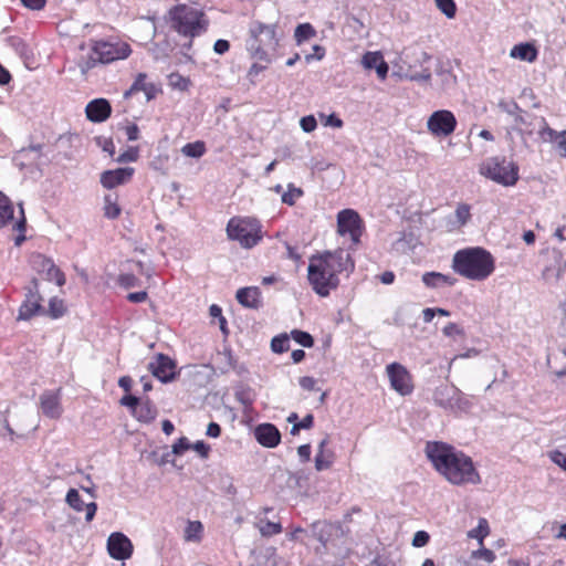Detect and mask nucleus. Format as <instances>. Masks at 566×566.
Here are the masks:
<instances>
[{"label":"nucleus","instance_id":"f257e3e1","mask_svg":"<svg viewBox=\"0 0 566 566\" xmlns=\"http://www.w3.org/2000/svg\"><path fill=\"white\" fill-rule=\"evenodd\" d=\"M424 453L433 469L451 484L481 482L472 459L452 444L443 441H428Z\"/></svg>","mask_w":566,"mask_h":566},{"label":"nucleus","instance_id":"f03ea898","mask_svg":"<svg viewBox=\"0 0 566 566\" xmlns=\"http://www.w3.org/2000/svg\"><path fill=\"white\" fill-rule=\"evenodd\" d=\"M452 269L465 279L483 281L493 273L495 261L493 255L484 248H465L454 253Z\"/></svg>","mask_w":566,"mask_h":566},{"label":"nucleus","instance_id":"7ed1b4c3","mask_svg":"<svg viewBox=\"0 0 566 566\" xmlns=\"http://www.w3.org/2000/svg\"><path fill=\"white\" fill-rule=\"evenodd\" d=\"M276 28V24H266L260 21L250 23L245 49L253 59L270 62L269 52H275L279 46Z\"/></svg>","mask_w":566,"mask_h":566},{"label":"nucleus","instance_id":"20e7f679","mask_svg":"<svg viewBox=\"0 0 566 566\" xmlns=\"http://www.w3.org/2000/svg\"><path fill=\"white\" fill-rule=\"evenodd\" d=\"M169 17L171 29L180 35L190 39L206 32L209 23L203 12L186 4H178L171 8L169 10Z\"/></svg>","mask_w":566,"mask_h":566},{"label":"nucleus","instance_id":"39448f33","mask_svg":"<svg viewBox=\"0 0 566 566\" xmlns=\"http://www.w3.org/2000/svg\"><path fill=\"white\" fill-rule=\"evenodd\" d=\"M307 279L313 291L321 297L329 295L331 291L339 285V279L331 270L327 261L318 254L312 255L307 268Z\"/></svg>","mask_w":566,"mask_h":566},{"label":"nucleus","instance_id":"423d86ee","mask_svg":"<svg viewBox=\"0 0 566 566\" xmlns=\"http://www.w3.org/2000/svg\"><path fill=\"white\" fill-rule=\"evenodd\" d=\"M262 226L253 217H234L228 221L227 235L232 241H238L244 249L254 248L263 238Z\"/></svg>","mask_w":566,"mask_h":566},{"label":"nucleus","instance_id":"0eeeda50","mask_svg":"<svg viewBox=\"0 0 566 566\" xmlns=\"http://www.w3.org/2000/svg\"><path fill=\"white\" fill-rule=\"evenodd\" d=\"M518 166L504 156H494L488 158L480 167V174L492 181L511 187L518 181Z\"/></svg>","mask_w":566,"mask_h":566},{"label":"nucleus","instance_id":"6e6552de","mask_svg":"<svg viewBox=\"0 0 566 566\" xmlns=\"http://www.w3.org/2000/svg\"><path fill=\"white\" fill-rule=\"evenodd\" d=\"M337 231L340 235L348 234L353 244H358L364 231V221L354 209H343L337 213Z\"/></svg>","mask_w":566,"mask_h":566},{"label":"nucleus","instance_id":"1a4fd4ad","mask_svg":"<svg viewBox=\"0 0 566 566\" xmlns=\"http://www.w3.org/2000/svg\"><path fill=\"white\" fill-rule=\"evenodd\" d=\"M457 118L451 111H434L427 120L428 130L436 137H447L457 128Z\"/></svg>","mask_w":566,"mask_h":566},{"label":"nucleus","instance_id":"9d476101","mask_svg":"<svg viewBox=\"0 0 566 566\" xmlns=\"http://www.w3.org/2000/svg\"><path fill=\"white\" fill-rule=\"evenodd\" d=\"M30 264L38 274L43 275L44 280L55 282L57 286L65 284L64 273L55 265L51 258L42 253H33L30 258Z\"/></svg>","mask_w":566,"mask_h":566},{"label":"nucleus","instance_id":"9b49d317","mask_svg":"<svg viewBox=\"0 0 566 566\" xmlns=\"http://www.w3.org/2000/svg\"><path fill=\"white\" fill-rule=\"evenodd\" d=\"M93 51L96 53V60H99L101 64H109L117 60L127 59L132 49L127 43H109L105 41L96 42L93 45Z\"/></svg>","mask_w":566,"mask_h":566},{"label":"nucleus","instance_id":"f8f14e48","mask_svg":"<svg viewBox=\"0 0 566 566\" xmlns=\"http://www.w3.org/2000/svg\"><path fill=\"white\" fill-rule=\"evenodd\" d=\"M177 364L168 355L158 353L148 364V370L163 384H169L178 377Z\"/></svg>","mask_w":566,"mask_h":566},{"label":"nucleus","instance_id":"ddd939ff","mask_svg":"<svg viewBox=\"0 0 566 566\" xmlns=\"http://www.w3.org/2000/svg\"><path fill=\"white\" fill-rule=\"evenodd\" d=\"M387 374L391 387L401 396H407L412 392L411 375L405 366L396 361L391 363L387 366Z\"/></svg>","mask_w":566,"mask_h":566},{"label":"nucleus","instance_id":"4468645a","mask_svg":"<svg viewBox=\"0 0 566 566\" xmlns=\"http://www.w3.org/2000/svg\"><path fill=\"white\" fill-rule=\"evenodd\" d=\"M107 552L116 560L128 559L133 554L130 539L120 532H114L107 539Z\"/></svg>","mask_w":566,"mask_h":566},{"label":"nucleus","instance_id":"2eb2a0df","mask_svg":"<svg viewBox=\"0 0 566 566\" xmlns=\"http://www.w3.org/2000/svg\"><path fill=\"white\" fill-rule=\"evenodd\" d=\"M318 255L327 261L328 266L331 270H334L336 276L342 272H353L355 269V263L350 254L343 249H338L334 252L324 251Z\"/></svg>","mask_w":566,"mask_h":566},{"label":"nucleus","instance_id":"dca6fc26","mask_svg":"<svg viewBox=\"0 0 566 566\" xmlns=\"http://www.w3.org/2000/svg\"><path fill=\"white\" fill-rule=\"evenodd\" d=\"M253 433L258 443L269 449L277 447L282 438L277 427L271 422L258 424Z\"/></svg>","mask_w":566,"mask_h":566},{"label":"nucleus","instance_id":"f3484780","mask_svg":"<svg viewBox=\"0 0 566 566\" xmlns=\"http://www.w3.org/2000/svg\"><path fill=\"white\" fill-rule=\"evenodd\" d=\"M86 118L92 123H103L112 115V105L108 99L98 97L90 101L85 107Z\"/></svg>","mask_w":566,"mask_h":566},{"label":"nucleus","instance_id":"a211bd4d","mask_svg":"<svg viewBox=\"0 0 566 566\" xmlns=\"http://www.w3.org/2000/svg\"><path fill=\"white\" fill-rule=\"evenodd\" d=\"M133 167H119L116 169L105 170L101 174V185L106 189H113L117 186L126 184L134 175Z\"/></svg>","mask_w":566,"mask_h":566},{"label":"nucleus","instance_id":"6ab92c4d","mask_svg":"<svg viewBox=\"0 0 566 566\" xmlns=\"http://www.w3.org/2000/svg\"><path fill=\"white\" fill-rule=\"evenodd\" d=\"M61 389L56 391L45 390L40 396V407L42 413L50 419H57L61 417L63 412V408L61 406Z\"/></svg>","mask_w":566,"mask_h":566},{"label":"nucleus","instance_id":"aec40b11","mask_svg":"<svg viewBox=\"0 0 566 566\" xmlns=\"http://www.w3.org/2000/svg\"><path fill=\"white\" fill-rule=\"evenodd\" d=\"M361 65L366 70H375L379 80L387 78L389 65L380 51H368L361 57Z\"/></svg>","mask_w":566,"mask_h":566},{"label":"nucleus","instance_id":"412c9836","mask_svg":"<svg viewBox=\"0 0 566 566\" xmlns=\"http://www.w3.org/2000/svg\"><path fill=\"white\" fill-rule=\"evenodd\" d=\"M67 505L76 512L85 510V521L92 522L97 511V504L95 502L84 503L78 491L76 489H70L65 496Z\"/></svg>","mask_w":566,"mask_h":566},{"label":"nucleus","instance_id":"4be33fe9","mask_svg":"<svg viewBox=\"0 0 566 566\" xmlns=\"http://www.w3.org/2000/svg\"><path fill=\"white\" fill-rule=\"evenodd\" d=\"M235 298L245 308L259 310L263 306L262 293L258 286H245L237 291Z\"/></svg>","mask_w":566,"mask_h":566},{"label":"nucleus","instance_id":"5701e85b","mask_svg":"<svg viewBox=\"0 0 566 566\" xmlns=\"http://www.w3.org/2000/svg\"><path fill=\"white\" fill-rule=\"evenodd\" d=\"M42 301L39 298L24 297V301L19 307L18 321H30L36 315L45 314V308L42 306Z\"/></svg>","mask_w":566,"mask_h":566},{"label":"nucleus","instance_id":"b1692460","mask_svg":"<svg viewBox=\"0 0 566 566\" xmlns=\"http://www.w3.org/2000/svg\"><path fill=\"white\" fill-rule=\"evenodd\" d=\"M329 442V437L326 436L321 440L317 447V452L315 455V469L321 472L327 470L332 467L334 460V452L329 449H326V446Z\"/></svg>","mask_w":566,"mask_h":566},{"label":"nucleus","instance_id":"393cba45","mask_svg":"<svg viewBox=\"0 0 566 566\" xmlns=\"http://www.w3.org/2000/svg\"><path fill=\"white\" fill-rule=\"evenodd\" d=\"M454 395H458V388L454 385H441L436 388L433 400L439 407L449 410L452 409Z\"/></svg>","mask_w":566,"mask_h":566},{"label":"nucleus","instance_id":"a878e982","mask_svg":"<svg viewBox=\"0 0 566 566\" xmlns=\"http://www.w3.org/2000/svg\"><path fill=\"white\" fill-rule=\"evenodd\" d=\"M510 56L525 62H534L538 56L536 46L531 42L515 44L510 52Z\"/></svg>","mask_w":566,"mask_h":566},{"label":"nucleus","instance_id":"bb28decb","mask_svg":"<svg viewBox=\"0 0 566 566\" xmlns=\"http://www.w3.org/2000/svg\"><path fill=\"white\" fill-rule=\"evenodd\" d=\"M157 408L154 402L147 397L139 400L138 407L133 415L138 421L144 423H150L157 417Z\"/></svg>","mask_w":566,"mask_h":566},{"label":"nucleus","instance_id":"cd10ccee","mask_svg":"<svg viewBox=\"0 0 566 566\" xmlns=\"http://www.w3.org/2000/svg\"><path fill=\"white\" fill-rule=\"evenodd\" d=\"M547 365L556 377H566V348L547 354Z\"/></svg>","mask_w":566,"mask_h":566},{"label":"nucleus","instance_id":"c85d7f7f","mask_svg":"<svg viewBox=\"0 0 566 566\" xmlns=\"http://www.w3.org/2000/svg\"><path fill=\"white\" fill-rule=\"evenodd\" d=\"M234 397L244 408H251L256 399L255 390L243 382H239L234 386Z\"/></svg>","mask_w":566,"mask_h":566},{"label":"nucleus","instance_id":"c756f323","mask_svg":"<svg viewBox=\"0 0 566 566\" xmlns=\"http://www.w3.org/2000/svg\"><path fill=\"white\" fill-rule=\"evenodd\" d=\"M332 525L325 521H317L311 525V535L323 546H326L332 536Z\"/></svg>","mask_w":566,"mask_h":566},{"label":"nucleus","instance_id":"7c9ffc66","mask_svg":"<svg viewBox=\"0 0 566 566\" xmlns=\"http://www.w3.org/2000/svg\"><path fill=\"white\" fill-rule=\"evenodd\" d=\"M14 218V209L11 199L0 191V228L8 226Z\"/></svg>","mask_w":566,"mask_h":566},{"label":"nucleus","instance_id":"2f4dec72","mask_svg":"<svg viewBox=\"0 0 566 566\" xmlns=\"http://www.w3.org/2000/svg\"><path fill=\"white\" fill-rule=\"evenodd\" d=\"M19 209H20V216L13 224V230L19 232L18 235L14 238L15 247H20L27 240V237H25L27 218L24 214L23 205L21 202L19 203Z\"/></svg>","mask_w":566,"mask_h":566},{"label":"nucleus","instance_id":"473e14b6","mask_svg":"<svg viewBox=\"0 0 566 566\" xmlns=\"http://www.w3.org/2000/svg\"><path fill=\"white\" fill-rule=\"evenodd\" d=\"M538 134L539 136L542 137V139L544 142H548V143H557L558 139L562 137V136H565L566 134V130L562 132V133H558L556 132L555 129L551 128L546 122V119L544 117H541L539 118V129H538Z\"/></svg>","mask_w":566,"mask_h":566},{"label":"nucleus","instance_id":"72a5a7b5","mask_svg":"<svg viewBox=\"0 0 566 566\" xmlns=\"http://www.w3.org/2000/svg\"><path fill=\"white\" fill-rule=\"evenodd\" d=\"M120 207L117 203V196L113 193L105 195L104 197V216L107 219L114 220L120 214Z\"/></svg>","mask_w":566,"mask_h":566},{"label":"nucleus","instance_id":"f704fd0d","mask_svg":"<svg viewBox=\"0 0 566 566\" xmlns=\"http://www.w3.org/2000/svg\"><path fill=\"white\" fill-rule=\"evenodd\" d=\"M315 35H316V30L308 22L300 23L295 28V31H294V39H295L297 45L302 44L303 42L310 40L311 38H313Z\"/></svg>","mask_w":566,"mask_h":566},{"label":"nucleus","instance_id":"c9c22d12","mask_svg":"<svg viewBox=\"0 0 566 566\" xmlns=\"http://www.w3.org/2000/svg\"><path fill=\"white\" fill-rule=\"evenodd\" d=\"M65 311L66 308L63 300L59 298L57 296H53L49 301V308L45 310L44 315L53 319H57L64 315Z\"/></svg>","mask_w":566,"mask_h":566},{"label":"nucleus","instance_id":"e433bc0d","mask_svg":"<svg viewBox=\"0 0 566 566\" xmlns=\"http://www.w3.org/2000/svg\"><path fill=\"white\" fill-rule=\"evenodd\" d=\"M181 153L190 158H200L206 153V144L202 140L193 143H187L182 148Z\"/></svg>","mask_w":566,"mask_h":566},{"label":"nucleus","instance_id":"4c0bfd02","mask_svg":"<svg viewBox=\"0 0 566 566\" xmlns=\"http://www.w3.org/2000/svg\"><path fill=\"white\" fill-rule=\"evenodd\" d=\"M6 42L21 57L29 56V46L21 38L11 35L6 39Z\"/></svg>","mask_w":566,"mask_h":566},{"label":"nucleus","instance_id":"58836bf2","mask_svg":"<svg viewBox=\"0 0 566 566\" xmlns=\"http://www.w3.org/2000/svg\"><path fill=\"white\" fill-rule=\"evenodd\" d=\"M290 349V336L286 333L279 334L271 339V350L283 354Z\"/></svg>","mask_w":566,"mask_h":566},{"label":"nucleus","instance_id":"ea45409f","mask_svg":"<svg viewBox=\"0 0 566 566\" xmlns=\"http://www.w3.org/2000/svg\"><path fill=\"white\" fill-rule=\"evenodd\" d=\"M437 75L441 80V90L448 91L457 84V76L452 71L443 69L442 66L436 70Z\"/></svg>","mask_w":566,"mask_h":566},{"label":"nucleus","instance_id":"a19ab883","mask_svg":"<svg viewBox=\"0 0 566 566\" xmlns=\"http://www.w3.org/2000/svg\"><path fill=\"white\" fill-rule=\"evenodd\" d=\"M291 337L301 346L305 348H311L314 346V337L302 329H293L291 331Z\"/></svg>","mask_w":566,"mask_h":566},{"label":"nucleus","instance_id":"79ce46f5","mask_svg":"<svg viewBox=\"0 0 566 566\" xmlns=\"http://www.w3.org/2000/svg\"><path fill=\"white\" fill-rule=\"evenodd\" d=\"M490 528L485 518H480L475 528L471 530L468 535L471 538H476L480 545H483V539L489 535Z\"/></svg>","mask_w":566,"mask_h":566},{"label":"nucleus","instance_id":"37998d69","mask_svg":"<svg viewBox=\"0 0 566 566\" xmlns=\"http://www.w3.org/2000/svg\"><path fill=\"white\" fill-rule=\"evenodd\" d=\"M169 85L181 92L187 91L191 84L190 80L177 72L169 74Z\"/></svg>","mask_w":566,"mask_h":566},{"label":"nucleus","instance_id":"c03bdc74","mask_svg":"<svg viewBox=\"0 0 566 566\" xmlns=\"http://www.w3.org/2000/svg\"><path fill=\"white\" fill-rule=\"evenodd\" d=\"M472 407L471 401L463 395V392L458 388V395H454L452 401V409L449 411H468Z\"/></svg>","mask_w":566,"mask_h":566},{"label":"nucleus","instance_id":"a18cd8bd","mask_svg":"<svg viewBox=\"0 0 566 566\" xmlns=\"http://www.w3.org/2000/svg\"><path fill=\"white\" fill-rule=\"evenodd\" d=\"M406 77L412 82L428 83L431 80V72L428 67L422 69L420 72L413 71L412 66L409 65Z\"/></svg>","mask_w":566,"mask_h":566},{"label":"nucleus","instance_id":"49530a36","mask_svg":"<svg viewBox=\"0 0 566 566\" xmlns=\"http://www.w3.org/2000/svg\"><path fill=\"white\" fill-rule=\"evenodd\" d=\"M303 190L301 188L295 187L293 184H289L287 191L282 195V202L289 206H293L295 200L303 196Z\"/></svg>","mask_w":566,"mask_h":566},{"label":"nucleus","instance_id":"de8ad7c7","mask_svg":"<svg viewBox=\"0 0 566 566\" xmlns=\"http://www.w3.org/2000/svg\"><path fill=\"white\" fill-rule=\"evenodd\" d=\"M313 426L314 416L312 413H307L302 420H298L292 426L290 433L292 436H297L301 430H310Z\"/></svg>","mask_w":566,"mask_h":566},{"label":"nucleus","instance_id":"09e8293b","mask_svg":"<svg viewBox=\"0 0 566 566\" xmlns=\"http://www.w3.org/2000/svg\"><path fill=\"white\" fill-rule=\"evenodd\" d=\"M98 63H99V60H96V53H94V51L92 50V53L88 56L82 57L78 61L77 66L81 71V73L83 75H86L88 73V71L94 69Z\"/></svg>","mask_w":566,"mask_h":566},{"label":"nucleus","instance_id":"8fccbe9b","mask_svg":"<svg viewBox=\"0 0 566 566\" xmlns=\"http://www.w3.org/2000/svg\"><path fill=\"white\" fill-rule=\"evenodd\" d=\"M438 276H442L440 272H426L422 274V283L429 289H438L443 286L442 280H439Z\"/></svg>","mask_w":566,"mask_h":566},{"label":"nucleus","instance_id":"3c124183","mask_svg":"<svg viewBox=\"0 0 566 566\" xmlns=\"http://www.w3.org/2000/svg\"><path fill=\"white\" fill-rule=\"evenodd\" d=\"M438 9L449 19L455 17L457 6L454 0H434Z\"/></svg>","mask_w":566,"mask_h":566},{"label":"nucleus","instance_id":"603ef678","mask_svg":"<svg viewBox=\"0 0 566 566\" xmlns=\"http://www.w3.org/2000/svg\"><path fill=\"white\" fill-rule=\"evenodd\" d=\"M261 523L262 525L260 526V533L262 534V536H272L280 534L282 532L281 523H275L271 521H265L264 523Z\"/></svg>","mask_w":566,"mask_h":566},{"label":"nucleus","instance_id":"864d4df0","mask_svg":"<svg viewBox=\"0 0 566 566\" xmlns=\"http://www.w3.org/2000/svg\"><path fill=\"white\" fill-rule=\"evenodd\" d=\"M471 559H483L484 562L491 564L495 560V554L493 551L481 547L471 553Z\"/></svg>","mask_w":566,"mask_h":566},{"label":"nucleus","instance_id":"5fc2aeb1","mask_svg":"<svg viewBox=\"0 0 566 566\" xmlns=\"http://www.w3.org/2000/svg\"><path fill=\"white\" fill-rule=\"evenodd\" d=\"M203 526L199 521H189L186 527V538L188 541L197 539L202 532Z\"/></svg>","mask_w":566,"mask_h":566},{"label":"nucleus","instance_id":"6e6d98bb","mask_svg":"<svg viewBox=\"0 0 566 566\" xmlns=\"http://www.w3.org/2000/svg\"><path fill=\"white\" fill-rule=\"evenodd\" d=\"M139 280L133 273H120L118 275V284L124 289H132L137 286Z\"/></svg>","mask_w":566,"mask_h":566},{"label":"nucleus","instance_id":"4d7b16f0","mask_svg":"<svg viewBox=\"0 0 566 566\" xmlns=\"http://www.w3.org/2000/svg\"><path fill=\"white\" fill-rule=\"evenodd\" d=\"M191 448V443L186 437L179 438L171 447L174 455H181Z\"/></svg>","mask_w":566,"mask_h":566},{"label":"nucleus","instance_id":"13d9d810","mask_svg":"<svg viewBox=\"0 0 566 566\" xmlns=\"http://www.w3.org/2000/svg\"><path fill=\"white\" fill-rule=\"evenodd\" d=\"M25 290V297L30 298H39L43 300L40 289H39V280L36 277H32L30 283L24 287Z\"/></svg>","mask_w":566,"mask_h":566},{"label":"nucleus","instance_id":"bf43d9fd","mask_svg":"<svg viewBox=\"0 0 566 566\" xmlns=\"http://www.w3.org/2000/svg\"><path fill=\"white\" fill-rule=\"evenodd\" d=\"M430 541V535L426 531H417L412 537L411 544L413 547L420 548L426 546Z\"/></svg>","mask_w":566,"mask_h":566},{"label":"nucleus","instance_id":"052dcab7","mask_svg":"<svg viewBox=\"0 0 566 566\" xmlns=\"http://www.w3.org/2000/svg\"><path fill=\"white\" fill-rule=\"evenodd\" d=\"M139 400H140V398H138L132 394H126L120 398L119 403L122 406L129 408L132 411V415H134L136 408L138 407Z\"/></svg>","mask_w":566,"mask_h":566},{"label":"nucleus","instance_id":"680f3d73","mask_svg":"<svg viewBox=\"0 0 566 566\" xmlns=\"http://www.w3.org/2000/svg\"><path fill=\"white\" fill-rule=\"evenodd\" d=\"M455 217L461 226L465 224L471 217L470 207L465 203L459 205L455 209Z\"/></svg>","mask_w":566,"mask_h":566},{"label":"nucleus","instance_id":"e2e57ef3","mask_svg":"<svg viewBox=\"0 0 566 566\" xmlns=\"http://www.w3.org/2000/svg\"><path fill=\"white\" fill-rule=\"evenodd\" d=\"M190 449L195 450L202 459H208L211 450L210 446L203 440L191 443Z\"/></svg>","mask_w":566,"mask_h":566},{"label":"nucleus","instance_id":"0e129e2a","mask_svg":"<svg viewBox=\"0 0 566 566\" xmlns=\"http://www.w3.org/2000/svg\"><path fill=\"white\" fill-rule=\"evenodd\" d=\"M499 107L501 111L505 112L506 114H509L511 116H515L517 113L523 112L521 109V107L518 106V104L514 101H511V102L501 101L499 103Z\"/></svg>","mask_w":566,"mask_h":566},{"label":"nucleus","instance_id":"69168bd1","mask_svg":"<svg viewBox=\"0 0 566 566\" xmlns=\"http://www.w3.org/2000/svg\"><path fill=\"white\" fill-rule=\"evenodd\" d=\"M138 159V149L136 147H129L126 151L120 154L116 161L117 163H133Z\"/></svg>","mask_w":566,"mask_h":566},{"label":"nucleus","instance_id":"338daca9","mask_svg":"<svg viewBox=\"0 0 566 566\" xmlns=\"http://www.w3.org/2000/svg\"><path fill=\"white\" fill-rule=\"evenodd\" d=\"M366 566H396V564L389 556L377 554Z\"/></svg>","mask_w":566,"mask_h":566},{"label":"nucleus","instance_id":"774afa93","mask_svg":"<svg viewBox=\"0 0 566 566\" xmlns=\"http://www.w3.org/2000/svg\"><path fill=\"white\" fill-rule=\"evenodd\" d=\"M551 460L566 471V453L554 450L549 453Z\"/></svg>","mask_w":566,"mask_h":566}]
</instances>
